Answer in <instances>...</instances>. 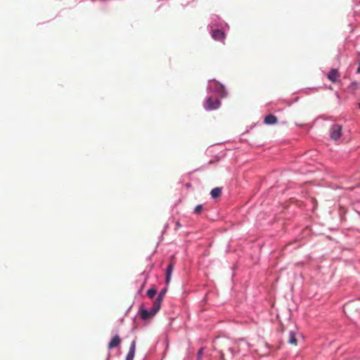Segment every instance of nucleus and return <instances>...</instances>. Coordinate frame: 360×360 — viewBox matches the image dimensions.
<instances>
[{"mask_svg":"<svg viewBox=\"0 0 360 360\" xmlns=\"http://www.w3.org/2000/svg\"><path fill=\"white\" fill-rule=\"evenodd\" d=\"M156 292H157V291L155 288H150L147 291V295L150 299H153L155 297V295H156Z\"/></svg>","mask_w":360,"mask_h":360,"instance_id":"13","label":"nucleus"},{"mask_svg":"<svg viewBox=\"0 0 360 360\" xmlns=\"http://www.w3.org/2000/svg\"><path fill=\"white\" fill-rule=\"evenodd\" d=\"M166 292H167V288H164V289H162V290L160 292V293H159V295H158V297L155 299V300L154 301V302H155L156 304H158V305L161 307V304H162V302L163 297H165V295Z\"/></svg>","mask_w":360,"mask_h":360,"instance_id":"10","label":"nucleus"},{"mask_svg":"<svg viewBox=\"0 0 360 360\" xmlns=\"http://www.w3.org/2000/svg\"><path fill=\"white\" fill-rule=\"evenodd\" d=\"M212 37L217 41H222L225 38V34L220 30H214L212 32Z\"/></svg>","mask_w":360,"mask_h":360,"instance_id":"4","label":"nucleus"},{"mask_svg":"<svg viewBox=\"0 0 360 360\" xmlns=\"http://www.w3.org/2000/svg\"><path fill=\"white\" fill-rule=\"evenodd\" d=\"M174 262L173 261H171V262L168 265V266L167 268V271H166L165 281H166L167 284H168L170 282V279H171L172 271L174 270Z\"/></svg>","mask_w":360,"mask_h":360,"instance_id":"5","label":"nucleus"},{"mask_svg":"<svg viewBox=\"0 0 360 360\" xmlns=\"http://www.w3.org/2000/svg\"><path fill=\"white\" fill-rule=\"evenodd\" d=\"M220 106V101L218 98H213L212 97L208 98L204 105V107L207 110H212L219 108Z\"/></svg>","mask_w":360,"mask_h":360,"instance_id":"3","label":"nucleus"},{"mask_svg":"<svg viewBox=\"0 0 360 360\" xmlns=\"http://www.w3.org/2000/svg\"><path fill=\"white\" fill-rule=\"evenodd\" d=\"M121 342V339L118 335H115L108 345L109 349H112L117 347Z\"/></svg>","mask_w":360,"mask_h":360,"instance_id":"8","label":"nucleus"},{"mask_svg":"<svg viewBox=\"0 0 360 360\" xmlns=\"http://www.w3.org/2000/svg\"><path fill=\"white\" fill-rule=\"evenodd\" d=\"M340 77V75L337 69H332L328 74V79L332 82H335Z\"/></svg>","mask_w":360,"mask_h":360,"instance_id":"6","label":"nucleus"},{"mask_svg":"<svg viewBox=\"0 0 360 360\" xmlns=\"http://www.w3.org/2000/svg\"><path fill=\"white\" fill-rule=\"evenodd\" d=\"M342 126L338 124H333L330 129V136L335 141H338L342 136Z\"/></svg>","mask_w":360,"mask_h":360,"instance_id":"2","label":"nucleus"},{"mask_svg":"<svg viewBox=\"0 0 360 360\" xmlns=\"http://www.w3.org/2000/svg\"><path fill=\"white\" fill-rule=\"evenodd\" d=\"M203 210V206L202 205H197L194 209V212L197 214H201V212Z\"/></svg>","mask_w":360,"mask_h":360,"instance_id":"14","label":"nucleus"},{"mask_svg":"<svg viewBox=\"0 0 360 360\" xmlns=\"http://www.w3.org/2000/svg\"><path fill=\"white\" fill-rule=\"evenodd\" d=\"M202 353H203V348H200L198 352V355L199 358L201 357V356L202 355Z\"/></svg>","mask_w":360,"mask_h":360,"instance_id":"15","label":"nucleus"},{"mask_svg":"<svg viewBox=\"0 0 360 360\" xmlns=\"http://www.w3.org/2000/svg\"><path fill=\"white\" fill-rule=\"evenodd\" d=\"M160 306L153 302V305L150 309H146L141 307L139 311L141 318L143 320H148L153 317L160 310Z\"/></svg>","mask_w":360,"mask_h":360,"instance_id":"1","label":"nucleus"},{"mask_svg":"<svg viewBox=\"0 0 360 360\" xmlns=\"http://www.w3.org/2000/svg\"><path fill=\"white\" fill-rule=\"evenodd\" d=\"M277 122V117L274 115H268L264 118V123L266 124H274Z\"/></svg>","mask_w":360,"mask_h":360,"instance_id":"9","label":"nucleus"},{"mask_svg":"<svg viewBox=\"0 0 360 360\" xmlns=\"http://www.w3.org/2000/svg\"><path fill=\"white\" fill-rule=\"evenodd\" d=\"M288 342V343H290L291 345H297V340L295 338V333L293 331L290 332Z\"/></svg>","mask_w":360,"mask_h":360,"instance_id":"11","label":"nucleus"},{"mask_svg":"<svg viewBox=\"0 0 360 360\" xmlns=\"http://www.w3.org/2000/svg\"><path fill=\"white\" fill-rule=\"evenodd\" d=\"M210 194L213 198H217L221 195V188L219 187H216L211 191Z\"/></svg>","mask_w":360,"mask_h":360,"instance_id":"12","label":"nucleus"},{"mask_svg":"<svg viewBox=\"0 0 360 360\" xmlns=\"http://www.w3.org/2000/svg\"><path fill=\"white\" fill-rule=\"evenodd\" d=\"M136 350V341L134 340L130 346L129 352L126 356V360H133L135 354Z\"/></svg>","mask_w":360,"mask_h":360,"instance_id":"7","label":"nucleus"}]
</instances>
